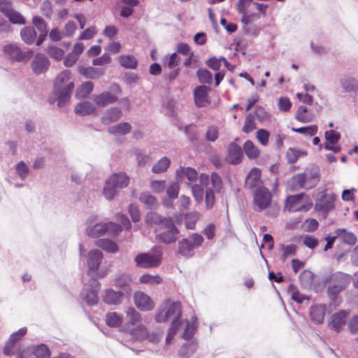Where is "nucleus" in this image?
<instances>
[{
  "label": "nucleus",
  "instance_id": "obj_26",
  "mask_svg": "<svg viewBox=\"0 0 358 358\" xmlns=\"http://www.w3.org/2000/svg\"><path fill=\"white\" fill-rule=\"evenodd\" d=\"M314 117V113L303 106H299L295 113V118L302 123L311 122Z\"/></svg>",
  "mask_w": 358,
  "mask_h": 358
},
{
  "label": "nucleus",
  "instance_id": "obj_21",
  "mask_svg": "<svg viewBox=\"0 0 358 358\" xmlns=\"http://www.w3.org/2000/svg\"><path fill=\"white\" fill-rule=\"evenodd\" d=\"M262 172L258 168H253L248 174L245 178V187L249 189H253L262 184Z\"/></svg>",
  "mask_w": 358,
  "mask_h": 358
},
{
  "label": "nucleus",
  "instance_id": "obj_1",
  "mask_svg": "<svg viewBox=\"0 0 358 358\" xmlns=\"http://www.w3.org/2000/svg\"><path fill=\"white\" fill-rule=\"evenodd\" d=\"M268 5L253 0H238L236 8L241 16L242 29L244 33L257 36L260 27L256 23L261 17H265Z\"/></svg>",
  "mask_w": 358,
  "mask_h": 358
},
{
  "label": "nucleus",
  "instance_id": "obj_25",
  "mask_svg": "<svg viewBox=\"0 0 358 358\" xmlns=\"http://www.w3.org/2000/svg\"><path fill=\"white\" fill-rule=\"evenodd\" d=\"M123 299V294L121 292H115L112 289H106L103 300L110 305H118L121 303Z\"/></svg>",
  "mask_w": 358,
  "mask_h": 358
},
{
  "label": "nucleus",
  "instance_id": "obj_49",
  "mask_svg": "<svg viewBox=\"0 0 358 358\" xmlns=\"http://www.w3.org/2000/svg\"><path fill=\"white\" fill-rule=\"evenodd\" d=\"M292 130L299 134L313 136L317 132V126L313 124L304 127L292 128Z\"/></svg>",
  "mask_w": 358,
  "mask_h": 358
},
{
  "label": "nucleus",
  "instance_id": "obj_53",
  "mask_svg": "<svg viewBox=\"0 0 358 358\" xmlns=\"http://www.w3.org/2000/svg\"><path fill=\"white\" fill-rule=\"evenodd\" d=\"M197 76L201 83L210 84L212 81V73L207 69H200L197 71Z\"/></svg>",
  "mask_w": 358,
  "mask_h": 358
},
{
  "label": "nucleus",
  "instance_id": "obj_62",
  "mask_svg": "<svg viewBox=\"0 0 358 358\" xmlns=\"http://www.w3.org/2000/svg\"><path fill=\"white\" fill-rule=\"evenodd\" d=\"M165 187V180H152L150 182V188L155 193H160L164 192Z\"/></svg>",
  "mask_w": 358,
  "mask_h": 358
},
{
  "label": "nucleus",
  "instance_id": "obj_15",
  "mask_svg": "<svg viewBox=\"0 0 358 358\" xmlns=\"http://www.w3.org/2000/svg\"><path fill=\"white\" fill-rule=\"evenodd\" d=\"M210 87L205 85L196 87L194 90V99L195 105L199 108H203L210 103L208 93Z\"/></svg>",
  "mask_w": 358,
  "mask_h": 358
},
{
  "label": "nucleus",
  "instance_id": "obj_33",
  "mask_svg": "<svg viewBox=\"0 0 358 358\" xmlns=\"http://www.w3.org/2000/svg\"><path fill=\"white\" fill-rule=\"evenodd\" d=\"M94 89V84L90 81L85 82L80 85L76 90V96L77 99L87 97Z\"/></svg>",
  "mask_w": 358,
  "mask_h": 358
},
{
  "label": "nucleus",
  "instance_id": "obj_29",
  "mask_svg": "<svg viewBox=\"0 0 358 358\" xmlns=\"http://www.w3.org/2000/svg\"><path fill=\"white\" fill-rule=\"evenodd\" d=\"M78 72L87 78L95 79L103 75L104 71L102 69L94 68L92 66H80Z\"/></svg>",
  "mask_w": 358,
  "mask_h": 358
},
{
  "label": "nucleus",
  "instance_id": "obj_30",
  "mask_svg": "<svg viewBox=\"0 0 358 358\" xmlns=\"http://www.w3.org/2000/svg\"><path fill=\"white\" fill-rule=\"evenodd\" d=\"M243 150L246 156L250 159H255L260 155V150L258 147L250 140L246 141L243 144Z\"/></svg>",
  "mask_w": 358,
  "mask_h": 358
},
{
  "label": "nucleus",
  "instance_id": "obj_32",
  "mask_svg": "<svg viewBox=\"0 0 358 358\" xmlns=\"http://www.w3.org/2000/svg\"><path fill=\"white\" fill-rule=\"evenodd\" d=\"M131 126L128 122H121L108 129V132L114 135L123 136L130 133Z\"/></svg>",
  "mask_w": 358,
  "mask_h": 358
},
{
  "label": "nucleus",
  "instance_id": "obj_58",
  "mask_svg": "<svg viewBox=\"0 0 358 358\" xmlns=\"http://www.w3.org/2000/svg\"><path fill=\"white\" fill-rule=\"evenodd\" d=\"M48 53L52 58L57 61L62 59L64 55V52L62 48L54 46L48 48Z\"/></svg>",
  "mask_w": 358,
  "mask_h": 358
},
{
  "label": "nucleus",
  "instance_id": "obj_16",
  "mask_svg": "<svg viewBox=\"0 0 358 358\" xmlns=\"http://www.w3.org/2000/svg\"><path fill=\"white\" fill-rule=\"evenodd\" d=\"M134 334L142 339H148L150 342L156 343H158L162 337V334L160 332L152 331L148 333L146 327L143 324H139L134 330Z\"/></svg>",
  "mask_w": 358,
  "mask_h": 358
},
{
  "label": "nucleus",
  "instance_id": "obj_14",
  "mask_svg": "<svg viewBox=\"0 0 358 358\" xmlns=\"http://www.w3.org/2000/svg\"><path fill=\"white\" fill-rule=\"evenodd\" d=\"M336 195L334 194H324L319 198L315 205V209L318 212L329 213L334 208Z\"/></svg>",
  "mask_w": 358,
  "mask_h": 358
},
{
  "label": "nucleus",
  "instance_id": "obj_38",
  "mask_svg": "<svg viewBox=\"0 0 358 358\" xmlns=\"http://www.w3.org/2000/svg\"><path fill=\"white\" fill-rule=\"evenodd\" d=\"M131 282H132V278L130 275L126 274V273H122V274H120L118 276H117L115 278V285L121 289H123L125 290H127V289L130 290L129 285Z\"/></svg>",
  "mask_w": 358,
  "mask_h": 358
},
{
  "label": "nucleus",
  "instance_id": "obj_57",
  "mask_svg": "<svg viewBox=\"0 0 358 358\" xmlns=\"http://www.w3.org/2000/svg\"><path fill=\"white\" fill-rule=\"evenodd\" d=\"M116 188L113 184H108V179L103 188L104 196L108 200H112L116 194Z\"/></svg>",
  "mask_w": 358,
  "mask_h": 358
},
{
  "label": "nucleus",
  "instance_id": "obj_28",
  "mask_svg": "<svg viewBox=\"0 0 358 358\" xmlns=\"http://www.w3.org/2000/svg\"><path fill=\"white\" fill-rule=\"evenodd\" d=\"M103 258L102 252L99 250H94L89 252L88 266L90 271L96 270Z\"/></svg>",
  "mask_w": 358,
  "mask_h": 358
},
{
  "label": "nucleus",
  "instance_id": "obj_52",
  "mask_svg": "<svg viewBox=\"0 0 358 358\" xmlns=\"http://www.w3.org/2000/svg\"><path fill=\"white\" fill-rule=\"evenodd\" d=\"M282 250L281 259L285 261L289 256L295 255L297 250L296 245L291 244L288 245H281Z\"/></svg>",
  "mask_w": 358,
  "mask_h": 358
},
{
  "label": "nucleus",
  "instance_id": "obj_59",
  "mask_svg": "<svg viewBox=\"0 0 358 358\" xmlns=\"http://www.w3.org/2000/svg\"><path fill=\"white\" fill-rule=\"evenodd\" d=\"M213 187L217 192H220L222 188V180L217 173H213L210 176Z\"/></svg>",
  "mask_w": 358,
  "mask_h": 358
},
{
  "label": "nucleus",
  "instance_id": "obj_34",
  "mask_svg": "<svg viewBox=\"0 0 358 358\" xmlns=\"http://www.w3.org/2000/svg\"><path fill=\"white\" fill-rule=\"evenodd\" d=\"M96 245L108 252L115 253L118 251L117 245L109 239H99L96 241Z\"/></svg>",
  "mask_w": 358,
  "mask_h": 358
},
{
  "label": "nucleus",
  "instance_id": "obj_51",
  "mask_svg": "<svg viewBox=\"0 0 358 358\" xmlns=\"http://www.w3.org/2000/svg\"><path fill=\"white\" fill-rule=\"evenodd\" d=\"M270 133L264 129H259L256 133V138L259 143L263 145L266 146L269 142Z\"/></svg>",
  "mask_w": 358,
  "mask_h": 358
},
{
  "label": "nucleus",
  "instance_id": "obj_64",
  "mask_svg": "<svg viewBox=\"0 0 358 358\" xmlns=\"http://www.w3.org/2000/svg\"><path fill=\"white\" fill-rule=\"evenodd\" d=\"M206 138L209 141H215L218 138V129L215 126H210L208 128Z\"/></svg>",
  "mask_w": 358,
  "mask_h": 358
},
{
  "label": "nucleus",
  "instance_id": "obj_20",
  "mask_svg": "<svg viewBox=\"0 0 358 358\" xmlns=\"http://www.w3.org/2000/svg\"><path fill=\"white\" fill-rule=\"evenodd\" d=\"M335 234L336 236V238H339V240L345 244L350 245H354L356 244L357 241V238L356 235L347 230L346 229L340 228L337 229L335 231Z\"/></svg>",
  "mask_w": 358,
  "mask_h": 358
},
{
  "label": "nucleus",
  "instance_id": "obj_3",
  "mask_svg": "<svg viewBox=\"0 0 358 358\" xmlns=\"http://www.w3.org/2000/svg\"><path fill=\"white\" fill-rule=\"evenodd\" d=\"M74 88V83L71 81V71L65 70L61 72L57 77L54 94L57 98V105L62 107L70 100L71 94Z\"/></svg>",
  "mask_w": 358,
  "mask_h": 358
},
{
  "label": "nucleus",
  "instance_id": "obj_9",
  "mask_svg": "<svg viewBox=\"0 0 358 358\" xmlns=\"http://www.w3.org/2000/svg\"><path fill=\"white\" fill-rule=\"evenodd\" d=\"M122 94L120 86L117 84H113L110 87L109 92H103L94 96L93 101L99 107H104L108 104L116 102L118 96Z\"/></svg>",
  "mask_w": 358,
  "mask_h": 358
},
{
  "label": "nucleus",
  "instance_id": "obj_7",
  "mask_svg": "<svg viewBox=\"0 0 358 358\" xmlns=\"http://www.w3.org/2000/svg\"><path fill=\"white\" fill-rule=\"evenodd\" d=\"M311 207L310 198L305 193L288 196L285 203V208L289 212H306Z\"/></svg>",
  "mask_w": 358,
  "mask_h": 358
},
{
  "label": "nucleus",
  "instance_id": "obj_46",
  "mask_svg": "<svg viewBox=\"0 0 358 358\" xmlns=\"http://www.w3.org/2000/svg\"><path fill=\"white\" fill-rule=\"evenodd\" d=\"M139 199L148 208H154L157 206L156 198L148 193L141 194Z\"/></svg>",
  "mask_w": 358,
  "mask_h": 358
},
{
  "label": "nucleus",
  "instance_id": "obj_4",
  "mask_svg": "<svg viewBox=\"0 0 358 358\" xmlns=\"http://www.w3.org/2000/svg\"><path fill=\"white\" fill-rule=\"evenodd\" d=\"M182 306L179 301H173L171 299H166L162 304L155 315L158 323L166 322L170 318L181 317Z\"/></svg>",
  "mask_w": 358,
  "mask_h": 358
},
{
  "label": "nucleus",
  "instance_id": "obj_10",
  "mask_svg": "<svg viewBox=\"0 0 358 358\" xmlns=\"http://www.w3.org/2000/svg\"><path fill=\"white\" fill-rule=\"evenodd\" d=\"M162 262V255L159 252H143L138 254L134 258L137 267L143 268H156Z\"/></svg>",
  "mask_w": 358,
  "mask_h": 358
},
{
  "label": "nucleus",
  "instance_id": "obj_5",
  "mask_svg": "<svg viewBox=\"0 0 358 358\" xmlns=\"http://www.w3.org/2000/svg\"><path fill=\"white\" fill-rule=\"evenodd\" d=\"M324 282L329 284L327 288L329 296L334 299L338 293L348 286L350 282V278L348 275L337 272L326 278Z\"/></svg>",
  "mask_w": 358,
  "mask_h": 358
},
{
  "label": "nucleus",
  "instance_id": "obj_44",
  "mask_svg": "<svg viewBox=\"0 0 358 358\" xmlns=\"http://www.w3.org/2000/svg\"><path fill=\"white\" fill-rule=\"evenodd\" d=\"M163 280L159 275H152L150 274H143L139 278V282L143 284L159 285Z\"/></svg>",
  "mask_w": 358,
  "mask_h": 358
},
{
  "label": "nucleus",
  "instance_id": "obj_19",
  "mask_svg": "<svg viewBox=\"0 0 358 358\" xmlns=\"http://www.w3.org/2000/svg\"><path fill=\"white\" fill-rule=\"evenodd\" d=\"M243 154L241 148L235 143L229 145L227 160L231 164H238L243 158Z\"/></svg>",
  "mask_w": 358,
  "mask_h": 358
},
{
  "label": "nucleus",
  "instance_id": "obj_39",
  "mask_svg": "<svg viewBox=\"0 0 358 358\" xmlns=\"http://www.w3.org/2000/svg\"><path fill=\"white\" fill-rule=\"evenodd\" d=\"M87 234L92 238H98L107 233V225L103 223L96 224L87 230Z\"/></svg>",
  "mask_w": 358,
  "mask_h": 358
},
{
  "label": "nucleus",
  "instance_id": "obj_35",
  "mask_svg": "<svg viewBox=\"0 0 358 358\" xmlns=\"http://www.w3.org/2000/svg\"><path fill=\"white\" fill-rule=\"evenodd\" d=\"M200 213L196 211H192L185 215V224L187 229H194L196 222L200 219Z\"/></svg>",
  "mask_w": 358,
  "mask_h": 358
},
{
  "label": "nucleus",
  "instance_id": "obj_27",
  "mask_svg": "<svg viewBox=\"0 0 358 358\" xmlns=\"http://www.w3.org/2000/svg\"><path fill=\"white\" fill-rule=\"evenodd\" d=\"M95 110V106L90 101H83L78 103L74 108L75 113L80 116H86L92 114Z\"/></svg>",
  "mask_w": 358,
  "mask_h": 358
},
{
  "label": "nucleus",
  "instance_id": "obj_56",
  "mask_svg": "<svg viewBox=\"0 0 358 358\" xmlns=\"http://www.w3.org/2000/svg\"><path fill=\"white\" fill-rule=\"evenodd\" d=\"M254 113L259 122L268 120L270 117L269 114L266 111V110L263 107L260 106H257L255 107L254 110Z\"/></svg>",
  "mask_w": 358,
  "mask_h": 358
},
{
  "label": "nucleus",
  "instance_id": "obj_54",
  "mask_svg": "<svg viewBox=\"0 0 358 358\" xmlns=\"http://www.w3.org/2000/svg\"><path fill=\"white\" fill-rule=\"evenodd\" d=\"M32 23L43 35L47 34V24L42 17L34 16Z\"/></svg>",
  "mask_w": 358,
  "mask_h": 358
},
{
  "label": "nucleus",
  "instance_id": "obj_47",
  "mask_svg": "<svg viewBox=\"0 0 358 358\" xmlns=\"http://www.w3.org/2000/svg\"><path fill=\"white\" fill-rule=\"evenodd\" d=\"M13 24H25L26 20L24 17L16 10L12 9L6 16Z\"/></svg>",
  "mask_w": 358,
  "mask_h": 358
},
{
  "label": "nucleus",
  "instance_id": "obj_8",
  "mask_svg": "<svg viewBox=\"0 0 358 358\" xmlns=\"http://www.w3.org/2000/svg\"><path fill=\"white\" fill-rule=\"evenodd\" d=\"M189 238H182L178 243V252L185 257H191L194 255V250L201 246L203 243V236L198 233H193Z\"/></svg>",
  "mask_w": 358,
  "mask_h": 358
},
{
  "label": "nucleus",
  "instance_id": "obj_40",
  "mask_svg": "<svg viewBox=\"0 0 358 358\" xmlns=\"http://www.w3.org/2000/svg\"><path fill=\"white\" fill-rule=\"evenodd\" d=\"M341 84L345 92H356L358 90V82L353 77H347L341 80Z\"/></svg>",
  "mask_w": 358,
  "mask_h": 358
},
{
  "label": "nucleus",
  "instance_id": "obj_41",
  "mask_svg": "<svg viewBox=\"0 0 358 358\" xmlns=\"http://www.w3.org/2000/svg\"><path fill=\"white\" fill-rule=\"evenodd\" d=\"M170 164V159L166 157H163L153 165L152 168V171L155 173H164L166 171Z\"/></svg>",
  "mask_w": 358,
  "mask_h": 358
},
{
  "label": "nucleus",
  "instance_id": "obj_6",
  "mask_svg": "<svg viewBox=\"0 0 358 358\" xmlns=\"http://www.w3.org/2000/svg\"><path fill=\"white\" fill-rule=\"evenodd\" d=\"M320 181V174L314 173L308 177L304 173L294 175L287 182L292 191H296L303 188L312 189Z\"/></svg>",
  "mask_w": 358,
  "mask_h": 358
},
{
  "label": "nucleus",
  "instance_id": "obj_55",
  "mask_svg": "<svg viewBox=\"0 0 358 358\" xmlns=\"http://www.w3.org/2000/svg\"><path fill=\"white\" fill-rule=\"evenodd\" d=\"M222 61H223L226 65L228 64L227 60L224 57L220 59L211 57L208 60L207 65L214 71H219L221 67Z\"/></svg>",
  "mask_w": 358,
  "mask_h": 358
},
{
  "label": "nucleus",
  "instance_id": "obj_61",
  "mask_svg": "<svg viewBox=\"0 0 358 358\" xmlns=\"http://www.w3.org/2000/svg\"><path fill=\"white\" fill-rule=\"evenodd\" d=\"M41 13L46 17L50 18L53 10L52 7V3L49 0L44 1L41 6Z\"/></svg>",
  "mask_w": 358,
  "mask_h": 358
},
{
  "label": "nucleus",
  "instance_id": "obj_42",
  "mask_svg": "<svg viewBox=\"0 0 358 358\" xmlns=\"http://www.w3.org/2000/svg\"><path fill=\"white\" fill-rule=\"evenodd\" d=\"M257 128L255 120V115L252 113H248L245 119L242 128V131L245 134H250Z\"/></svg>",
  "mask_w": 358,
  "mask_h": 358
},
{
  "label": "nucleus",
  "instance_id": "obj_31",
  "mask_svg": "<svg viewBox=\"0 0 358 358\" xmlns=\"http://www.w3.org/2000/svg\"><path fill=\"white\" fill-rule=\"evenodd\" d=\"M105 322L110 327H120L123 322V315L116 312H109L106 315Z\"/></svg>",
  "mask_w": 358,
  "mask_h": 358
},
{
  "label": "nucleus",
  "instance_id": "obj_36",
  "mask_svg": "<svg viewBox=\"0 0 358 358\" xmlns=\"http://www.w3.org/2000/svg\"><path fill=\"white\" fill-rule=\"evenodd\" d=\"M21 38L27 44H32L36 38V33L33 27H25L20 31Z\"/></svg>",
  "mask_w": 358,
  "mask_h": 358
},
{
  "label": "nucleus",
  "instance_id": "obj_45",
  "mask_svg": "<svg viewBox=\"0 0 358 358\" xmlns=\"http://www.w3.org/2000/svg\"><path fill=\"white\" fill-rule=\"evenodd\" d=\"M120 64L127 69H135L137 66V60L130 55H122L119 58Z\"/></svg>",
  "mask_w": 358,
  "mask_h": 358
},
{
  "label": "nucleus",
  "instance_id": "obj_43",
  "mask_svg": "<svg viewBox=\"0 0 358 358\" xmlns=\"http://www.w3.org/2000/svg\"><path fill=\"white\" fill-rule=\"evenodd\" d=\"M126 315L128 320V324L135 326L141 321V315L133 307H129L127 312Z\"/></svg>",
  "mask_w": 358,
  "mask_h": 358
},
{
  "label": "nucleus",
  "instance_id": "obj_50",
  "mask_svg": "<svg viewBox=\"0 0 358 358\" xmlns=\"http://www.w3.org/2000/svg\"><path fill=\"white\" fill-rule=\"evenodd\" d=\"M34 354L36 358H50V351L44 344L37 345L34 350Z\"/></svg>",
  "mask_w": 358,
  "mask_h": 358
},
{
  "label": "nucleus",
  "instance_id": "obj_11",
  "mask_svg": "<svg viewBox=\"0 0 358 358\" xmlns=\"http://www.w3.org/2000/svg\"><path fill=\"white\" fill-rule=\"evenodd\" d=\"M3 51L11 60L16 62L27 61L33 55L31 51L23 52L21 48L15 44L5 45L3 48Z\"/></svg>",
  "mask_w": 358,
  "mask_h": 358
},
{
  "label": "nucleus",
  "instance_id": "obj_13",
  "mask_svg": "<svg viewBox=\"0 0 358 358\" xmlns=\"http://www.w3.org/2000/svg\"><path fill=\"white\" fill-rule=\"evenodd\" d=\"M134 303L136 308L141 311L152 310L155 306L152 299L141 291H138L134 293Z\"/></svg>",
  "mask_w": 358,
  "mask_h": 358
},
{
  "label": "nucleus",
  "instance_id": "obj_17",
  "mask_svg": "<svg viewBox=\"0 0 358 358\" xmlns=\"http://www.w3.org/2000/svg\"><path fill=\"white\" fill-rule=\"evenodd\" d=\"M49 65L50 63L48 58L43 54L36 55L31 64L33 71L38 75L45 73L48 70Z\"/></svg>",
  "mask_w": 358,
  "mask_h": 358
},
{
  "label": "nucleus",
  "instance_id": "obj_2",
  "mask_svg": "<svg viewBox=\"0 0 358 358\" xmlns=\"http://www.w3.org/2000/svg\"><path fill=\"white\" fill-rule=\"evenodd\" d=\"M145 221L149 224H156L155 233L159 242L169 244L177 241L180 231L172 217H162L156 213H149L146 215Z\"/></svg>",
  "mask_w": 358,
  "mask_h": 358
},
{
  "label": "nucleus",
  "instance_id": "obj_37",
  "mask_svg": "<svg viewBox=\"0 0 358 358\" xmlns=\"http://www.w3.org/2000/svg\"><path fill=\"white\" fill-rule=\"evenodd\" d=\"M176 175L178 177H182V176H185L187 177L188 180L190 182L196 181L198 178V173L196 171V170L192 168H190V167L184 168V167L180 166L176 171Z\"/></svg>",
  "mask_w": 358,
  "mask_h": 358
},
{
  "label": "nucleus",
  "instance_id": "obj_63",
  "mask_svg": "<svg viewBox=\"0 0 358 358\" xmlns=\"http://www.w3.org/2000/svg\"><path fill=\"white\" fill-rule=\"evenodd\" d=\"M85 301L90 306L95 305L98 303L99 297L96 291L90 290L85 295Z\"/></svg>",
  "mask_w": 358,
  "mask_h": 358
},
{
  "label": "nucleus",
  "instance_id": "obj_18",
  "mask_svg": "<svg viewBox=\"0 0 358 358\" xmlns=\"http://www.w3.org/2000/svg\"><path fill=\"white\" fill-rule=\"evenodd\" d=\"M349 315L350 313L346 310H340L334 313L331 316L329 325H331V327L337 332L341 331L345 326Z\"/></svg>",
  "mask_w": 358,
  "mask_h": 358
},
{
  "label": "nucleus",
  "instance_id": "obj_24",
  "mask_svg": "<svg viewBox=\"0 0 358 358\" xmlns=\"http://www.w3.org/2000/svg\"><path fill=\"white\" fill-rule=\"evenodd\" d=\"M122 116V111L117 107H112L107 109L103 117L102 122L105 124H110L117 121Z\"/></svg>",
  "mask_w": 358,
  "mask_h": 358
},
{
  "label": "nucleus",
  "instance_id": "obj_12",
  "mask_svg": "<svg viewBox=\"0 0 358 358\" xmlns=\"http://www.w3.org/2000/svg\"><path fill=\"white\" fill-rule=\"evenodd\" d=\"M272 194L265 187L257 188L254 193V202L260 209L267 208L271 203Z\"/></svg>",
  "mask_w": 358,
  "mask_h": 358
},
{
  "label": "nucleus",
  "instance_id": "obj_23",
  "mask_svg": "<svg viewBox=\"0 0 358 358\" xmlns=\"http://www.w3.org/2000/svg\"><path fill=\"white\" fill-rule=\"evenodd\" d=\"M129 180V177L124 173H113L108 178V184L122 189L128 186Z\"/></svg>",
  "mask_w": 358,
  "mask_h": 358
},
{
  "label": "nucleus",
  "instance_id": "obj_60",
  "mask_svg": "<svg viewBox=\"0 0 358 358\" xmlns=\"http://www.w3.org/2000/svg\"><path fill=\"white\" fill-rule=\"evenodd\" d=\"M340 134L334 130H330L325 132L327 143H329V145H334L340 139Z\"/></svg>",
  "mask_w": 358,
  "mask_h": 358
},
{
  "label": "nucleus",
  "instance_id": "obj_22",
  "mask_svg": "<svg viewBox=\"0 0 358 358\" xmlns=\"http://www.w3.org/2000/svg\"><path fill=\"white\" fill-rule=\"evenodd\" d=\"M326 306L317 304L313 306L310 309V316L313 322L321 324L324 322L326 314Z\"/></svg>",
  "mask_w": 358,
  "mask_h": 358
},
{
  "label": "nucleus",
  "instance_id": "obj_48",
  "mask_svg": "<svg viewBox=\"0 0 358 358\" xmlns=\"http://www.w3.org/2000/svg\"><path fill=\"white\" fill-rule=\"evenodd\" d=\"M196 345L193 343L183 345L180 350V356L181 358H187L194 353Z\"/></svg>",
  "mask_w": 358,
  "mask_h": 358
}]
</instances>
